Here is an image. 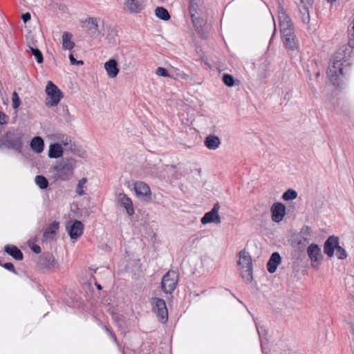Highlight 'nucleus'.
<instances>
[{
	"mask_svg": "<svg viewBox=\"0 0 354 354\" xmlns=\"http://www.w3.org/2000/svg\"><path fill=\"white\" fill-rule=\"evenodd\" d=\"M352 50L347 46L340 47L333 57L332 64L329 66L327 75L330 81L335 85L337 83L339 76L343 75L344 63L348 61L351 57Z\"/></svg>",
	"mask_w": 354,
	"mask_h": 354,
	"instance_id": "nucleus-1",
	"label": "nucleus"
},
{
	"mask_svg": "<svg viewBox=\"0 0 354 354\" xmlns=\"http://www.w3.org/2000/svg\"><path fill=\"white\" fill-rule=\"evenodd\" d=\"M76 168V160L73 158H62L53 166L55 180L68 181L72 179Z\"/></svg>",
	"mask_w": 354,
	"mask_h": 354,
	"instance_id": "nucleus-2",
	"label": "nucleus"
},
{
	"mask_svg": "<svg viewBox=\"0 0 354 354\" xmlns=\"http://www.w3.org/2000/svg\"><path fill=\"white\" fill-rule=\"evenodd\" d=\"M22 131L17 128L9 129L3 138H0V147H5L8 149H12L21 153L23 147Z\"/></svg>",
	"mask_w": 354,
	"mask_h": 354,
	"instance_id": "nucleus-3",
	"label": "nucleus"
},
{
	"mask_svg": "<svg viewBox=\"0 0 354 354\" xmlns=\"http://www.w3.org/2000/svg\"><path fill=\"white\" fill-rule=\"evenodd\" d=\"M178 280V274L174 270H169L162 277L161 281L162 290L165 293L171 294L175 290Z\"/></svg>",
	"mask_w": 354,
	"mask_h": 354,
	"instance_id": "nucleus-4",
	"label": "nucleus"
},
{
	"mask_svg": "<svg viewBox=\"0 0 354 354\" xmlns=\"http://www.w3.org/2000/svg\"><path fill=\"white\" fill-rule=\"evenodd\" d=\"M37 266L45 272L57 268L59 265L51 253L44 252L39 256Z\"/></svg>",
	"mask_w": 354,
	"mask_h": 354,
	"instance_id": "nucleus-5",
	"label": "nucleus"
},
{
	"mask_svg": "<svg viewBox=\"0 0 354 354\" xmlns=\"http://www.w3.org/2000/svg\"><path fill=\"white\" fill-rule=\"evenodd\" d=\"M151 300L153 313L160 319V322L166 323L168 320V311L165 300L158 297H153Z\"/></svg>",
	"mask_w": 354,
	"mask_h": 354,
	"instance_id": "nucleus-6",
	"label": "nucleus"
},
{
	"mask_svg": "<svg viewBox=\"0 0 354 354\" xmlns=\"http://www.w3.org/2000/svg\"><path fill=\"white\" fill-rule=\"evenodd\" d=\"M46 93L50 97V101L46 102V104L49 106L57 105L63 97V93L59 88L51 81H48L46 86Z\"/></svg>",
	"mask_w": 354,
	"mask_h": 354,
	"instance_id": "nucleus-7",
	"label": "nucleus"
},
{
	"mask_svg": "<svg viewBox=\"0 0 354 354\" xmlns=\"http://www.w3.org/2000/svg\"><path fill=\"white\" fill-rule=\"evenodd\" d=\"M307 254L311 261V266L313 268H318L323 259L322 250L319 245L316 243H311L307 248Z\"/></svg>",
	"mask_w": 354,
	"mask_h": 354,
	"instance_id": "nucleus-8",
	"label": "nucleus"
},
{
	"mask_svg": "<svg viewBox=\"0 0 354 354\" xmlns=\"http://www.w3.org/2000/svg\"><path fill=\"white\" fill-rule=\"evenodd\" d=\"M220 209V205L218 203H216L212 209L205 213L204 216L201 218V223L203 225L214 223H220L221 220V217L218 215V211Z\"/></svg>",
	"mask_w": 354,
	"mask_h": 354,
	"instance_id": "nucleus-9",
	"label": "nucleus"
},
{
	"mask_svg": "<svg viewBox=\"0 0 354 354\" xmlns=\"http://www.w3.org/2000/svg\"><path fill=\"white\" fill-rule=\"evenodd\" d=\"M134 190L136 196L140 200L146 202L151 200V189L147 183L144 182L135 183Z\"/></svg>",
	"mask_w": 354,
	"mask_h": 354,
	"instance_id": "nucleus-10",
	"label": "nucleus"
},
{
	"mask_svg": "<svg viewBox=\"0 0 354 354\" xmlns=\"http://www.w3.org/2000/svg\"><path fill=\"white\" fill-rule=\"evenodd\" d=\"M272 220L275 223L281 222L286 214V207L281 203H274L271 207Z\"/></svg>",
	"mask_w": 354,
	"mask_h": 354,
	"instance_id": "nucleus-11",
	"label": "nucleus"
},
{
	"mask_svg": "<svg viewBox=\"0 0 354 354\" xmlns=\"http://www.w3.org/2000/svg\"><path fill=\"white\" fill-rule=\"evenodd\" d=\"M339 244V238L336 236H330L324 243V252L328 257H333L334 251Z\"/></svg>",
	"mask_w": 354,
	"mask_h": 354,
	"instance_id": "nucleus-12",
	"label": "nucleus"
},
{
	"mask_svg": "<svg viewBox=\"0 0 354 354\" xmlns=\"http://www.w3.org/2000/svg\"><path fill=\"white\" fill-rule=\"evenodd\" d=\"M71 239H78L83 233L84 225L80 221L75 220L70 225L66 227Z\"/></svg>",
	"mask_w": 354,
	"mask_h": 354,
	"instance_id": "nucleus-13",
	"label": "nucleus"
},
{
	"mask_svg": "<svg viewBox=\"0 0 354 354\" xmlns=\"http://www.w3.org/2000/svg\"><path fill=\"white\" fill-rule=\"evenodd\" d=\"M124 6L130 13H139L145 8V0H125Z\"/></svg>",
	"mask_w": 354,
	"mask_h": 354,
	"instance_id": "nucleus-14",
	"label": "nucleus"
},
{
	"mask_svg": "<svg viewBox=\"0 0 354 354\" xmlns=\"http://www.w3.org/2000/svg\"><path fill=\"white\" fill-rule=\"evenodd\" d=\"M84 27L86 28L88 34L91 37L98 35V25L96 18L88 17L84 21Z\"/></svg>",
	"mask_w": 354,
	"mask_h": 354,
	"instance_id": "nucleus-15",
	"label": "nucleus"
},
{
	"mask_svg": "<svg viewBox=\"0 0 354 354\" xmlns=\"http://www.w3.org/2000/svg\"><path fill=\"white\" fill-rule=\"evenodd\" d=\"M281 262V258L279 252H273L266 265L268 271L272 274L276 272L278 266Z\"/></svg>",
	"mask_w": 354,
	"mask_h": 354,
	"instance_id": "nucleus-16",
	"label": "nucleus"
},
{
	"mask_svg": "<svg viewBox=\"0 0 354 354\" xmlns=\"http://www.w3.org/2000/svg\"><path fill=\"white\" fill-rule=\"evenodd\" d=\"M118 202L121 206L126 209L128 215L131 216L134 214V209L131 199L124 194L118 195Z\"/></svg>",
	"mask_w": 354,
	"mask_h": 354,
	"instance_id": "nucleus-17",
	"label": "nucleus"
},
{
	"mask_svg": "<svg viewBox=\"0 0 354 354\" xmlns=\"http://www.w3.org/2000/svg\"><path fill=\"white\" fill-rule=\"evenodd\" d=\"M104 68L110 78L115 77L119 73L118 62L115 59H110L109 61L106 62Z\"/></svg>",
	"mask_w": 354,
	"mask_h": 354,
	"instance_id": "nucleus-18",
	"label": "nucleus"
},
{
	"mask_svg": "<svg viewBox=\"0 0 354 354\" xmlns=\"http://www.w3.org/2000/svg\"><path fill=\"white\" fill-rule=\"evenodd\" d=\"M239 261L238 264L241 267V269L252 268V259L250 255L245 250H241L239 252Z\"/></svg>",
	"mask_w": 354,
	"mask_h": 354,
	"instance_id": "nucleus-19",
	"label": "nucleus"
},
{
	"mask_svg": "<svg viewBox=\"0 0 354 354\" xmlns=\"http://www.w3.org/2000/svg\"><path fill=\"white\" fill-rule=\"evenodd\" d=\"M4 251L17 261H21L24 259L22 252L15 245H6L4 246Z\"/></svg>",
	"mask_w": 354,
	"mask_h": 354,
	"instance_id": "nucleus-20",
	"label": "nucleus"
},
{
	"mask_svg": "<svg viewBox=\"0 0 354 354\" xmlns=\"http://www.w3.org/2000/svg\"><path fill=\"white\" fill-rule=\"evenodd\" d=\"M288 35L290 36H285L284 35H281V37L285 46L292 50L297 49V42L294 31L288 32Z\"/></svg>",
	"mask_w": 354,
	"mask_h": 354,
	"instance_id": "nucleus-21",
	"label": "nucleus"
},
{
	"mask_svg": "<svg viewBox=\"0 0 354 354\" xmlns=\"http://www.w3.org/2000/svg\"><path fill=\"white\" fill-rule=\"evenodd\" d=\"M59 223L57 221H53L51 223L45 230L43 234V239L45 241L48 239H52L54 237V235L56 234L57 230H59Z\"/></svg>",
	"mask_w": 354,
	"mask_h": 354,
	"instance_id": "nucleus-22",
	"label": "nucleus"
},
{
	"mask_svg": "<svg viewBox=\"0 0 354 354\" xmlns=\"http://www.w3.org/2000/svg\"><path fill=\"white\" fill-rule=\"evenodd\" d=\"M204 144L207 149L215 150L218 148L221 145V140L218 136L209 135L205 139Z\"/></svg>",
	"mask_w": 354,
	"mask_h": 354,
	"instance_id": "nucleus-23",
	"label": "nucleus"
},
{
	"mask_svg": "<svg viewBox=\"0 0 354 354\" xmlns=\"http://www.w3.org/2000/svg\"><path fill=\"white\" fill-rule=\"evenodd\" d=\"M63 156V149L60 144L55 142L49 146L48 157L50 158H59Z\"/></svg>",
	"mask_w": 354,
	"mask_h": 354,
	"instance_id": "nucleus-24",
	"label": "nucleus"
},
{
	"mask_svg": "<svg viewBox=\"0 0 354 354\" xmlns=\"http://www.w3.org/2000/svg\"><path fill=\"white\" fill-rule=\"evenodd\" d=\"M30 146L32 151L40 153L43 151L44 148V140L40 136H35L31 140Z\"/></svg>",
	"mask_w": 354,
	"mask_h": 354,
	"instance_id": "nucleus-25",
	"label": "nucleus"
},
{
	"mask_svg": "<svg viewBox=\"0 0 354 354\" xmlns=\"http://www.w3.org/2000/svg\"><path fill=\"white\" fill-rule=\"evenodd\" d=\"M72 34L68 32H64L62 34V47L66 50H72L75 46V43L71 41Z\"/></svg>",
	"mask_w": 354,
	"mask_h": 354,
	"instance_id": "nucleus-26",
	"label": "nucleus"
},
{
	"mask_svg": "<svg viewBox=\"0 0 354 354\" xmlns=\"http://www.w3.org/2000/svg\"><path fill=\"white\" fill-rule=\"evenodd\" d=\"M199 0H190L189 6V11L192 20V22L194 26L196 24V20H198V18L196 17L197 14V3Z\"/></svg>",
	"mask_w": 354,
	"mask_h": 354,
	"instance_id": "nucleus-27",
	"label": "nucleus"
},
{
	"mask_svg": "<svg viewBox=\"0 0 354 354\" xmlns=\"http://www.w3.org/2000/svg\"><path fill=\"white\" fill-rule=\"evenodd\" d=\"M156 16L164 21H167L170 19V15L168 10L163 7H157L155 10Z\"/></svg>",
	"mask_w": 354,
	"mask_h": 354,
	"instance_id": "nucleus-28",
	"label": "nucleus"
},
{
	"mask_svg": "<svg viewBox=\"0 0 354 354\" xmlns=\"http://www.w3.org/2000/svg\"><path fill=\"white\" fill-rule=\"evenodd\" d=\"M35 183L41 189H46L49 185L47 178L42 175L36 176Z\"/></svg>",
	"mask_w": 354,
	"mask_h": 354,
	"instance_id": "nucleus-29",
	"label": "nucleus"
},
{
	"mask_svg": "<svg viewBox=\"0 0 354 354\" xmlns=\"http://www.w3.org/2000/svg\"><path fill=\"white\" fill-rule=\"evenodd\" d=\"M241 275L245 282L251 283L253 281L252 268L241 269Z\"/></svg>",
	"mask_w": 354,
	"mask_h": 354,
	"instance_id": "nucleus-30",
	"label": "nucleus"
},
{
	"mask_svg": "<svg viewBox=\"0 0 354 354\" xmlns=\"http://www.w3.org/2000/svg\"><path fill=\"white\" fill-rule=\"evenodd\" d=\"M58 139L67 149L70 151H72L73 149L72 140L70 136L62 134L58 138Z\"/></svg>",
	"mask_w": 354,
	"mask_h": 354,
	"instance_id": "nucleus-31",
	"label": "nucleus"
},
{
	"mask_svg": "<svg viewBox=\"0 0 354 354\" xmlns=\"http://www.w3.org/2000/svg\"><path fill=\"white\" fill-rule=\"evenodd\" d=\"M280 31L281 35L289 36L288 34L290 32H293V27L292 22L283 23L279 24Z\"/></svg>",
	"mask_w": 354,
	"mask_h": 354,
	"instance_id": "nucleus-32",
	"label": "nucleus"
},
{
	"mask_svg": "<svg viewBox=\"0 0 354 354\" xmlns=\"http://www.w3.org/2000/svg\"><path fill=\"white\" fill-rule=\"evenodd\" d=\"M32 55L35 57L38 64L44 62V57L40 50L37 48L30 47Z\"/></svg>",
	"mask_w": 354,
	"mask_h": 354,
	"instance_id": "nucleus-33",
	"label": "nucleus"
},
{
	"mask_svg": "<svg viewBox=\"0 0 354 354\" xmlns=\"http://www.w3.org/2000/svg\"><path fill=\"white\" fill-rule=\"evenodd\" d=\"M297 196V193L295 190L292 189H288L287 191H286L283 195L282 198L284 201H290L295 199Z\"/></svg>",
	"mask_w": 354,
	"mask_h": 354,
	"instance_id": "nucleus-34",
	"label": "nucleus"
},
{
	"mask_svg": "<svg viewBox=\"0 0 354 354\" xmlns=\"http://www.w3.org/2000/svg\"><path fill=\"white\" fill-rule=\"evenodd\" d=\"M87 182L86 178H82L80 179L77 183V187H76V193L79 196H83L84 194V192L83 190V188Z\"/></svg>",
	"mask_w": 354,
	"mask_h": 354,
	"instance_id": "nucleus-35",
	"label": "nucleus"
},
{
	"mask_svg": "<svg viewBox=\"0 0 354 354\" xmlns=\"http://www.w3.org/2000/svg\"><path fill=\"white\" fill-rule=\"evenodd\" d=\"M223 83L229 86L232 87L234 85V79L233 76L230 74L225 73L223 75Z\"/></svg>",
	"mask_w": 354,
	"mask_h": 354,
	"instance_id": "nucleus-36",
	"label": "nucleus"
},
{
	"mask_svg": "<svg viewBox=\"0 0 354 354\" xmlns=\"http://www.w3.org/2000/svg\"><path fill=\"white\" fill-rule=\"evenodd\" d=\"M336 256L339 259L343 260L346 259L348 254L344 248L340 246L338 244V246L336 248Z\"/></svg>",
	"mask_w": 354,
	"mask_h": 354,
	"instance_id": "nucleus-37",
	"label": "nucleus"
},
{
	"mask_svg": "<svg viewBox=\"0 0 354 354\" xmlns=\"http://www.w3.org/2000/svg\"><path fill=\"white\" fill-rule=\"evenodd\" d=\"M308 243V239L307 238H303L297 241V245L298 250L301 252H304L306 245Z\"/></svg>",
	"mask_w": 354,
	"mask_h": 354,
	"instance_id": "nucleus-38",
	"label": "nucleus"
},
{
	"mask_svg": "<svg viewBox=\"0 0 354 354\" xmlns=\"http://www.w3.org/2000/svg\"><path fill=\"white\" fill-rule=\"evenodd\" d=\"M279 24L283 23L292 22L290 18L288 16L285 11H283V10H281L279 12Z\"/></svg>",
	"mask_w": 354,
	"mask_h": 354,
	"instance_id": "nucleus-39",
	"label": "nucleus"
},
{
	"mask_svg": "<svg viewBox=\"0 0 354 354\" xmlns=\"http://www.w3.org/2000/svg\"><path fill=\"white\" fill-rule=\"evenodd\" d=\"M12 107L14 109H17L19 106L20 99H19V97L16 91H14L12 93Z\"/></svg>",
	"mask_w": 354,
	"mask_h": 354,
	"instance_id": "nucleus-40",
	"label": "nucleus"
},
{
	"mask_svg": "<svg viewBox=\"0 0 354 354\" xmlns=\"http://www.w3.org/2000/svg\"><path fill=\"white\" fill-rule=\"evenodd\" d=\"M0 265L5 269L8 270V271L15 274H18L17 271L15 270L14 265L12 263H1Z\"/></svg>",
	"mask_w": 354,
	"mask_h": 354,
	"instance_id": "nucleus-41",
	"label": "nucleus"
},
{
	"mask_svg": "<svg viewBox=\"0 0 354 354\" xmlns=\"http://www.w3.org/2000/svg\"><path fill=\"white\" fill-rule=\"evenodd\" d=\"M156 73V75H158L159 76L165 77H167L170 76L167 70L163 67L157 68Z\"/></svg>",
	"mask_w": 354,
	"mask_h": 354,
	"instance_id": "nucleus-42",
	"label": "nucleus"
},
{
	"mask_svg": "<svg viewBox=\"0 0 354 354\" xmlns=\"http://www.w3.org/2000/svg\"><path fill=\"white\" fill-rule=\"evenodd\" d=\"M68 57L72 65L81 66L84 64V62L82 60H76L73 54H70Z\"/></svg>",
	"mask_w": 354,
	"mask_h": 354,
	"instance_id": "nucleus-43",
	"label": "nucleus"
},
{
	"mask_svg": "<svg viewBox=\"0 0 354 354\" xmlns=\"http://www.w3.org/2000/svg\"><path fill=\"white\" fill-rule=\"evenodd\" d=\"M103 328L108 333V334L113 339L115 342H117V337L106 326H103Z\"/></svg>",
	"mask_w": 354,
	"mask_h": 354,
	"instance_id": "nucleus-44",
	"label": "nucleus"
},
{
	"mask_svg": "<svg viewBox=\"0 0 354 354\" xmlns=\"http://www.w3.org/2000/svg\"><path fill=\"white\" fill-rule=\"evenodd\" d=\"M7 119L8 116L3 112L0 111V124H6Z\"/></svg>",
	"mask_w": 354,
	"mask_h": 354,
	"instance_id": "nucleus-45",
	"label": "nucleus"
},
{
	"mask_svg": "<svg viewBox=\"0 0 354 354\" xmlns=\"http://www.w3.org/2000/svg\"><path fill=\"white\" fill-rule=\"evenodd\" d=\"M31 19L30 14L29 12H26L21 15V19L24 23L28 22Z\"/></svg>",
	"mask_w": 354,
	"mask_h": 354,
	"instance_id": "nucleus-46",
	"label": "nucleus"
},
{
	"mask_svg": "<svg viewBox=\"0 0 354 354\" xmlns=\"http://www.w3.org/2000/svg\"><path fill=\"white\" fill-rule=\"evenodd\" d=\"M32 250L36 253V254H39L41 252V248L39 245H34L32 248H31Z\"/></svg>",
	"mask_w": 354,
	"mask_h": 354,
	"instance_id": "nucleus-47",
	"label": "nucleus"
},
{
	"mask_svg": "<svg viewBox=\"0 0 354 354\" xmlns=\"http://www.w3.org/2000/svg\"><path fill=\"white\" fill-rule=\"evenodd\" d=\"M201 22H203V20L198 18V20H196V26H194L197 30H199L200 28H202V24H201Z\"/></svg>",
	"mask_w": 354,
	"mask_h": 354,
	"instance_id": "nucleus-48",
	"label": "nucleus"
},
{
	"mask_svg": "<svg viewBox=\"0 0 354 354\" xmlns=\"http://www.w3.org/2000/svg\"><path fill=\"white\" fill-rule=\"evenodd\" d=\"M310 231V227H308V226H304L302 228V230H301V232H306V233H309Z\"/></svg>",
	"mask_w": 354,
	"mask_h": 354,
	"instance_id": "nucleus-49",
	"label": "nucleus"
},
{
	"mask_svg": "<svg viewBox=\"0 0 354 354\" xmlns=\"http://www.w3.org/2000/svg\"><path fill=\"white\" fill-rule=\"evenodd\" d=\"M97 289L101 290L102 288L100 284H96Z\"/></svg>",
	"mask_w": 354,
	"mask_h": 354,
	"instance_id": "nucleus-50",
	"label": "nucleus"
},
{
	"mask_svg": "<svg viewBox=\"0 0 354 354\" xmlns=\"http://www.w3.org/2000/svg\"><path fill=\"white\" fill-rule=\"evenodd\" d=\"M261 349H262V351H263V353L264 351H263V346H262V340H261Z\"/></svg>",
	"mask_w": 354,
	"mask_h": 354,
	"instance_id": "nucleus-51",
	"label": "nucleus"
},
{
	"mask_svg": "<svg viewBox=\"0 0 354 354\" xmlns=\"http://www.w3.org/2000/svg\"><path fill=\"white\" fill-rule=\"evenodd\" d=\"M336 0H327L328 2H333V1H335Z\"/></svg>",
	"mask_w": 354,
	"mask_h": 354,
	"instance_id": "nucleus-52",
	"label": "nucleus"
},
{
	"mask_svg": "<svg viewBox=\"0 0 354 354\" xmlns=\"http://www.w3.org/2000/svg\"><path fill=\"white\" fill-rule=\"evenodd\" d=\"M257 331H258V333H259V336L261 337L260 331L258 329H257Z\"/></svg>",
	"mask_w": 354,
	"mask_h": 354,
	"instance_id": "nucleus-53",
	"label": "nucleus"
},
{
	"mask_svg": "<svg viewBox=\"0 0 354 354\" xmlns=\"http://www.w3.org/2000/svg\"><path fill=\"white\" fill-rule=\"evenodd\" d=\"M319 75V73H317L316 74V76H317V77H318Z\"/></svg>",
	"mask_w": 354,
	"mask_h": 354,
	"instance_id": "nucleus-54",
	"label": "nucleus"
},
{
	"mask_svg": "<svg viewBox=\"0 0 354 354\" xmlns=\"http://www.w3.org/2000/svg\"><path fill=\"white\" fill-rule=\"evenodd\" d=\"M353 354H354V352H353Z\"/></svg>",
	"mask_w": 354,
	"mask_h": 354,
	"instance_id": "nucleus-55",
	"label": "nucleus"
}]
</instances>
